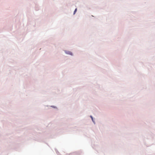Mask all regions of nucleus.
<instances>
[{
  "mask_svg": "<svg viewBox=\"0 0 155 155\" xmlns=\"http://www.w3.org/2000/svg\"><path fill=\"white\" fill-rule=\"evenodd\" d=\"M77 11V9L76 8L74 12V14Z\"/></svg>",
  "mask_w": 155,
  "mask_h": 155,
  "instance_id": "obj_1",
  "label": "nucleus"
},
{
  "mask_svg": "<svg viewBox=\"0 0 155 155\" xmlns=\"http://www.w3.org/2000/svg\"><path fill=\"white\" fill-rule=\"evenodd\" d=\"M91 118L92 120H93V118H92V116H91Z\"/></svg>",
  "mask_w": 155,
  "mask_h": 155,
  "instance_id": "obj_2",
  "label": "nucleus"
}]
</instances>
